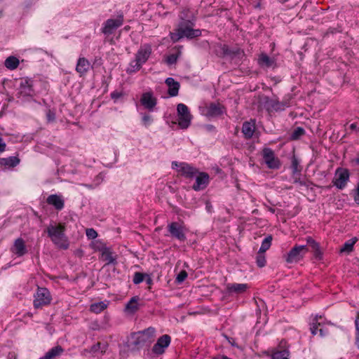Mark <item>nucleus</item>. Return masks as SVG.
Segmentation results:
<instances>
[{"label": "nucleus", "mask_w": 359, "mask_h": 359, "mask_svg": "<svg viewBox=\"0 0 359 359\" xmlns=\"http://www.w3.org/2000/svg\"><path fill=\"white\" fill-rule=\"evenodd\" d=\"M189 13L188 10L182 12L180 15L181 21L179 22L177 28L175 32L170 33V39L173 43H176L184 37L192 39L201 35V29H193L195 25V18L194 16L189 17Z\"/></svg>", "instance_id": "nucleus-1"}, {"label": "nucleus", "mask_w": 359, "mask_h": 359, "mask_svg": "<svg viewBox=\"0 0 359 359\" xmlns=\"http://www.w3.org/2000/svg\"><path fill=\"white\" fill-rule=\"evenodd\" d=\"M155 337V328L149 327L142 331L132 333L129 346L133 349H139L144 346L150 345L154 341Z\"/></svg>", "instance_id": "nucleus-2"}, {"label": "nucleus", "mask_w": 359, "mask_h": 359, "mask_svg": "<svg viewBox=\"0 0 359 359\" xmlns=\"http://www.w3.org/2000/svg\"><path fill=\"white\" fill-rule=\"evenodd\" d=\"M65 226L62 224H58L57 225L50 224L46 229L48 236L52 242L59 248L64 250H67L69 245L68 239L65 233Z\"/></svg>", "instance_id": "nucleus-3"}, {"label": "nucleus", "mask_w": 359, "mask_h": 359, "mask_svg": "<svg viewBox=\"0 0 359 359\" xmlns=\"http://www.w3.org/2000/svg\"><path fill=\"white\" fill-rule=\"evenodd\" d=\"M151 54V47L149 44H144L141 46L135 54V60H132L126 72L128 74L135 73L139 71L143 64L149 59Z\"/></svg>", "instance_id": "nucleus-4"}, {"label": "nucleus", "mask_w": 359, "mask_h": 359, "mask_svg": "<svg viewBox=\"0 0 359 359\" xmlns=\"http://www.w3.org/2000/svg\"><path fill=\"white\" fill-rule=\"evenodd\" d=\"M309 251L306 245H295L286 255H284L287 263H297L303 259L304 256Z\"/></svg>", "instance_id": "nucleus-5"}, {"label": "nucleus", "mask_w": 359, "mask_h": 359, "mask_svg": "<svg viewBox=\"0 0 359 359\" xmlns=\"http://www.w3.org/2000/svg\"><path fill=\"white\" fill-rule=\"evenodd\" d=\"M178 125L182 129H187L191 124L192 116L189 108L184 104L180 103L177 106Z\"/></svg>", "instance_id": "nucleus-6"}, {"label": "nucleus", "mask_w": 359, "mask_h": 359, "mask_svg": "<svg viewBox=\"0 0 359 359\" xmlns=\"http://www.w3.org/2000/svg\"><path fill=\"white\" fill-rule=\"evenodd\" d=\"M34 297L33 304L35 309L48 305L51 302L50 292L46 287H38Z\"/></svg>", "instance_id": "nucleus-7"}, {"label": "nucleus", "mask_w": 359, "mask_h": 359, "mask_svg": "<svg viewBox=\"0 0 359 359\" xmlns=\"http://www.w3.org/2000/svg\"><path fill=\"white\" fill-rule=\"evenodd\" d=\"M263 159L270 169L280 168L281 163L278 157L275 156L274 151L269 147H265L262 151Z\"/></svg>", "instance_id": "nucleus-8"}, {"label": "nucleus", "mask_w": 359, "mask_h": 359, "mask_svg": "<svg viewBox=\"0 0 359 359\" xmlns=\"http://www.w3.org/2000/svg\"><path fill=\"white\" fill-rule=\"evenodd\" d=\"M172 168H177V172L187 178H193L198 172L196 168L184 162L172 161Z\"/></svg>", "instance_id": "nucleus-9"}, {"label": "nucleus", "mask_w": 359, "mask_h": 359, "mask_svg": "<svg viewBox=\"0 0 359 359\" xmlns=\"http://www.w3.org/2000/svg\"><path fill=\"white\" fill-rule=\"evenodd\" d=\"M349 176L350 174L348 169L339 168L335 172L332 183L339 189H343L349 180Z\"/></svg>", "instance_id": "nucleus-10"}, {"label": "nucleus", "mask_w": 359, "mask_h": 359, "mask_svg": "<svg viewBox=\"0 0 359 359\" xmlns=\"http://www.w3.org/2000/svg\"><path fill=\"white\" fill-rule=\"evenodd\" d=\"M168 231L172 238H175L180 241H184L186 240L185 227L183 224L177 222H171L168 225Z\"/></svg>", "instance_id": "nucleus-11"}, {"label": "nucleus", "mask_w": 359, "mask_h": 359, "mask_svg": "<svg viewBox=\"0 0 359 359\" xmlns=\"http://www.w3.org/2000/svg\"><path fill=\"white\" fill-rule=\"evenodd\" d=\"M123 22V15H119L116 19H108L102 29V32L106 35L111 34L114 30L121 27Z\"/></svg>", "instance_id": "nucleus-12"}, {"label": "nucleus", "mask_w": 359, "mask_h": 359, "mask_svg": "<svg viewBox=\"0 0 359 359\" xmlns=\"http://www.w3.org/2000/svg\"><path fill=\"white\" fill-rule=\"evenodd\" d=\"M171 337L168 334H163L160 337L156 343L154 345L151 351L156 355H162L167 347L169 346Z\"/></svg>", "instance_id": "nucleus-13"}, {"label": "nucleus", "mask_w": 359, "mask_h": 359, "mask_svg": "<svg viewBox=\"0 0 359 359\" xmlns=\"http://www.w3.org/2000/svg\"><path fill=\"white\" fill-rule=\"evenodd\" d=\"M18 94L22 97H32L34 95L33 81L29 79H22Z\"/></svg>", "instance_id": "nucleus-14"}, {"label": "nucleus", "mask_w": 359, "mask_h": 359, "mask_svg": "<svg viewBox=\"0 0 359 359\" xmlns=\"http://www.w3.org/2000/svg\"><path fill=\"white\" fill-rule=\"evenodd\" d=\"M220 54L222 57H229L231 59L240 58L244 55V51L239 48H230L226 44L219 46Z\"/></svg>", "instance_id": "nucleus-15"}, {"label": "nucleus", "mask_w": 359, "mask_h": 359, "mask_svg": "<svg viewBox=\"0 0 359 359\" xmlns=\"http://www.w3.org/2000/svg\"><path fill=\"white\" fill-rule=\"evenodd\" d=\"M140 102L145 109L153 111L157 104V100L153 96L152 93L147 92L142 95Z\"/></svg>", "instance_id": "nucleus-16"}, {"label": "nucleus", "mask_w": 359, "mask_h": 359, "mask_svg": "<svg viewBox=\"0 0 359 359\" xmlns=\"http://www.w3.org/2000/svg\"><path fill=\"white\" fill-rule=\"evenodd\" d=\"M226 111L224 105L220 103L212 102L208 107L207 116L210 117H218L222 116Z\"/></svg>", "instance_id": "nucleus-17"}, {"label": "nucleus", "mask_w": 359, "mask_h": 359, "mask_svg": "<svg viewBox=\"0 0 359 359\" xmlns=\"http://www.w3.org/2000/svg\"><path fill=\"white\" fill-rule=\"evenodd\" d=\"M209 182V175L205 172H200L196 178V182L193 185L195 191L204 189Z\"/></svg>", "instance_id": "nucleus-18"}, {"label": "nucleus", "mask_w": 359, "mask_h": 359, "mask_svg": "<svg viewBox=\"0 0 359 359\" xmlns=\"http://www.w3.org/2000/svg\"><path fill=\"white\" fill-rule=\"evenodd\" d=\"M46 203L53 205L57 210H61L65 205L62 196L57 194H51L46 198Z\"/></svg>", "instance_id": "nucleus-19"}, {"label": "nucleus", "mask_w": 359, "mask_h": 359, "mask_svg": "<svg viewBox=\"0 0 359 359\" xmlns=\"http://www.w3.org/2000/svg\"><path fill=\"white\" fill-rule=\"evenodd\" d=\"M248 285L245 283H228L226 290L229 294H242L248 288Z\"/></svg>", "instance_id": "nucleus-20"}, {"label": "nucleus", "mask_w": 359, "mask_h": 359, "mask_svg": "<svg viewBox=\"0 0 359 359\" xmlns=\"http://www.w3.org/2000/svg\"><path fill=\"white\" fill-rule=\"evenodd\" d=\"M165 83L168 86V93L170 97H175L178 95L180 89V83L176 81L173 78L168 77L165 79Z\"/></svg>", "instance_id": "nucleus-21"}, {"label": "nucleus", "mask_w": 359, "mask_h": 359, "mask_svg": "<svg viewBox=\"0 0 359 359\" xmlns=\"http://www.w3.org/2000/svg\"><path fill=\"white\" fill-rule=\"evenodd\" d=\"M12 252L18 257L23 256L27 252L25 241L22 238L15 241Z\"/></svg>", "instance_id": "nucleus-22"}, {"label": "nucleus", "mask_w": 359, "mask_h": 359, "mask_svg": "<svg viewBox=\"0 0 359 359\" xmlns=\"http://www.w3.org/2000/svg\"><path fill=\"white\" fill-rule=\"evenodd\" d=\"M20 163V159L17 156H9L0 158V165L6 168H13Z\"/></svg>", "instance_id": "nucleus-23"}, {"label": "nucleus", "mask_w": 359, "mask_h": 359, "mask_svg": "<svg viewBox=\"0 0 359 359\" xmlns=\"http://www.w3.org/2000/svg\"><path fill=\"white\" fill-rule=\"evenodd\" d=\"M90 64L85 57H79L76 66V71L81 75H84L90 69Z\"/></svg>", "instance_id": "nucleus-24"}, {"label": "nucleus", "mask_w": 359, "mask_h": 359, "mask_svg": "<svg viewBox=\"0 0 359 359\" xmlns=\"http://www.w3.org/2000/svg\"><path fill=\"white\" fill-rule=\"evenodd\" d=\"M255 124L252 121H245L243 123L242 133L245 139H250L255 133Z\"/></svg>", "instance_id": "nucleus-25"}, {"label": "nucleus", "mask_w": 359, "mask_h": 359, "mask_svg": "<svg viewBox=\"0 0 359 359\" xmlns=\"http://www.w3.org/2000/svg\"><path fill=\"white\" fill-rule=\"evenodd\" d=\"M64 352V349L60 345L50 348L43 357L39 359H55Z\"/></svg>", "instance_id": "nucleus-26"}, {"label": "nucleus", "mask_w": 359, "mask_h": 359, "mask_svg": "<svg viewBox=\"0 0 359 359\" xmlns=\"http://www.w3.org/2000/svg\"><path fill=\"white\" fill-rule=\"evenodd\" d=\"M102 259L107 262V264H116V259L112 255V252L109 248H102L101 250Z\"/></svg>", "instance_id": "nucleus-27"}, {"label": "nucleus", "mask_w": 359, "mask_h": 359, "mask_svg": "<svg viewBox=\"0 0 359 359\" xmlns=\"http://www.w3.org/2000/svg\"><path fill=\"white\" fill-rule=\"evenodd\" d=\"M259 64L261 66L269 68L276 65V61L274 59L270 57L265 53H262L259 57Z\"/></svg>", "instance_id": "nucleus-28"}, {"label": "nucleus", "mask_w": 359, "mask_h": 359, "mask_svg": "<svg viewBox=\"0 0 359 359\" xmlns=\"http://www.w3.org/2000/svg\"><path fill=\"white\" fill-rule=\"evenodd\" d=\"M107 346L106 344H102L100 342H97L95 344L93 345L89 349H85L83 351L84 354L86 353H91L95 354L100 351L102 353L106 352Z\"/></svg>", "instance_id": "nucleus-29"}, {"label": "nucleus", "mask_w": 359, "mask_h": 359, "mask_svg": "<svg viewBox=\"0 0 359 359\" xmlns=\"http://www.w3.org/2000/svg\"><path fill=\"white\" fill-rule=\"evenodd\" d=\"M358 241L357 237H353L351 239L347 241L340 249V252L350 253L353 250V245Z\"/></svg>", "instance_id": "nucleus-30"}, {"label": "nucleus", "mask_w": 359, "mask_h": 359, "mask_svg": "<svg viewBox=\"0 0 359 359\" xmlns=\"http://www.w3.org/2000/svg\"><path fill=\"white\" fill-rule=\"evenodd\" d=\"M138 300L139 297L137 296L133 297L126 304V310L133 313L137 311L138 309Z\"/></svg>", "instance_id": "nucleus-31"}, {"label": "nucleus", "mask_w": 359, "mask_h": 359, "mask_svg": "<svg viewBox=\"0 0 359 359\" xmlns=\"http://www.w3.org/2000/svg\"><path fill=\"white\" fill-rule=\"evenodd\" d=\"M4 65L9 69H15L19 65V60L15 56H9L6 59Z\"/></svg>", "instance_id": "nucleus-32"}, {"label": "nucleus", "mask_w": 359, "mask_h": 359, "mask_svg": "<svg viewBox=\"0 0 359 359\" xmlns=\"http://www.w3.org/2000/svg\"><path fill=\"white\" fill-rule=\"evenodd\" d=\"M271 359H289V351L287 349L276 350L271 354Z\"/></svg>", "instance_id": "nucleus-33"}, {"label": "nucleus", "mask_w": 359, "mask_h": 359, "mask_svg": "<svg viewBox=\"0 0 359 359\" xmlns=\"http://www.w3.org/2000/svg\"><path fill=\"white\" fill-rule=\"evenodd\" d=\"M107 307V304L104 302H100L97 303H94L90 305V311L95 313H100L103 311Z\"/></svg>", "instance_id": "nucleus-34"}, {"label": "nucleus", "mask_w": 359, "mask_h": 359, "mask_svg": "<svg viewBox=\"0 0 359 359\" xmlns=\"http://www.w3.org/2000/svg\"><path fill=\"white\" fill-rule=\"evenodd\" d=\"M272 236L269 235L267 236L262 241L261 247L259 250V252L264 253L267 250H269L271 245V241H272Z\"/></svg>", "instance_id": "nucleus-35"}, {"label": "nucleus", "mask_w": 359, "mask_h": 359, "mask_svg": "<svg viewBox=\"0 0 359 359\" xmlns=\"http://www.w3.org/2000/svg\"><path fill=\"white\" fill-rule=\"evenodd\" d=\"M320 325H321V323L318 322V316H315L310 323V330L313 335H316L317 334L318 327Z\"/></svg>", "instance_id": "nucleus-36"}, {"label": "nucleus", "mask_w": 359, "mask_h": 359, "mask_svg": "<svg viewBox=\"0 0 359 359\" xmlns=\"http://www.w3.org/2000/svg\"><path fill=\"white\" fill-rule=\"evenodd\" d=\"M256 263L257 265L262 268L266 265V260L264 253L258 252V254L256 257Z\"/></svg>", "instance_id": "nucleus-37"}, {"label": "nucleus", "mask_w": 359, "mask_h": 359, "mask_svg": "<svg viewBox=\"0 0 359 359\" xmlns=\"http://www.w3.org/2000/svg\"><path fill=\"white\" fill-rule=\"evenodd\" d=\"M305 133V130L302 127H297L294 130L291 135V139L293 140H298L301 136Z\"/></svg>", "instance_id": "nucleus-38"}, {"label": "nucleus", "mask_w": 359, "mask_h": 359, "mask_svg": "<svg viewBox=\"0 0 359 359\" xmlns=\"http://www.w3.org/2000/svg\"><path fill=\"white\" fill-rule=\"evenodd\" d=\"M311 250L313 252V256L316 259H317V260L323 259V253L322 250H320L319 243L317 244L316 247L315 246L313 248H311Z\"/></svg>", "instance_id": "nucleus-39"}, {"label": "nucleus", "mask_w": 359, "mask_h": 359, "mask_svg": "<svg viewBox=\"0 0 359 359\" xmlns=\"http://www.w3.org/2000/svg\"><path fill=\"white\" fill-rule=\"evenodd\" d=\"M145 276L146 274L144 273L135 272L133 279V283L135 285L140 284L144 280Z\"/></svg>", "instance_id": "nucleus-40"}, {"label": "nucleus", "mask_w": 359, "mask_h": 359, "mask_svg": "<svg viewBox=\"0 0 359 359\" xmlns=\"http://www.w3.org/2000/svg\"><path fill=\"white\" fill-rule=\"evenodd\" d=\"M355 344L359 348V311L357 313V316L355 320Z\"/></svg>", "instance_id": "nucleus-41"}, {"label": "nucleus", "mask_w": 359, "mask_h": 359, "mask_svg": "<svg viewBox=\"0 0 359 359\" xmlns=\"http://www.w3.org/2000/svg\"><path fill=\"white\" fill-rule=\"evenodd\" d=\"M298 166H299V161L295 157V156H293L292 158V162H291V168H292L293 174L300 172V170L298 168Z\"/></svg>", "instance_id": "nucleus-42"}, {"label": "nucleus", "mask_w": 359, "mask_h": 359, "mask_svg": "<svg viewBox=\"0 0 359 359\" xmlns=\"http://www.w3.org/2000/svg\"><path fill=\"white\" fill-rule=\"evenodd\" d=\"M294 183L299 184L300 186H304L306 187H309L310 185L313 184V183L311 182L310 181L301 180L300 178H295L294 180Z\"/></svg>", "instance_id": "nucleus-43"}, {"label": "nucleus", "mask_w": 359, "mask_h": 359, "mask_svg": "<svg viewBox=\"0 0 359 359\" xmlns=\"http://www.w3.org/2000/svg\"><path fill=\"white\" fill-rule=\"evenodd\" d=\"M187 277V273L186 271H181L179 274L177 276L176 282L178 283H182Z\"/></svg>", "instance_id": "nucleus-44"}, {"label": "nucleus", "mask_w": 359, "mask_h": 359, "mask_svg": "<svg viewBox=\"0 0 359 359\" xmlns=\"http://www.w3.org/2000/svg\"><path fill=\"white\" fill-rule=\"evenodd\" d=\"M46 118L48 122H54L55 120V112L53 110L48 109L46 112Z\"/></svg>", "instance_id": "nucleus-45"}, {"label": "nucleus", "mask_w": 359, "mask_h": 359, "mask_svg": "<svg viewBox=\"0 0 359 359\" xmlns=\"http://www.w3.org/2000/svg\"><path fill=\"white\" fill-rule=\"evenodd\" d=\"M86 233L89 239H94L97 236V231L93 229H87Z\"/></svg>", "instance_id": "nucleus-46"}, {"label": "nucleus", "mask_w": 359, "mask_h": 359, "mask_svg": "<svg viewBox=\"0 0 359 359\" xmlns=\"http://www.w3.org/2000/svg\"><path fill=\"white\" fill-rule=\"evenodd\" d=\"M178 56L175 54H171L167 57L166 62L171 65L175 64L177 61Z\"/></svg>", "instance_id": "nucleus-47"}, {"label": "nucleus", "mask_w": 359, "mask_h": 359, "mask_svg": "<svg viewBox=\"0 0 359 359\" xmlns=\"http://www.w3.org/2000/svg\"><path fill=\"white\" fill-rule=\"evenodd\" d=\"M142 122L145 126H148L152 122V117L147 114H144L142 116Z\"/></svg>", "instance_id": "nucleus-48"}, {"label": "nucleus", "mask_w": 359, "mask_h": 359, "mask_svg": "<svg viewBox=\"0 0 359 359\" xmlns=\"http://www.w3.org/2000/svg\"><path fill=\"white\" fill-rule=\"evenodd\" d=\"M306 243L307 245H306V246L309 245L310 246L311 248H313V247H316L317 246V244L318 243V242H316L312 237L311 236H308L306 237Z\"/></svg>", "instance_id": "nucleus-49"}, {"label": "nucleus", "mask_w": 359, "mask_h": 359, "mask_svg": "<svg viewBox=\"0 0 359 359\" xmlns=\"http://www.w3.org/2000/svg\"><path fill=\"white\" fill-rule=\"evenodd\" d=\"M6 149V144L4 141L3 138L0 136V154L5 151Z\"/></svg>", "instance_id": "nucleus-50"}, {"label": "nucleus", "mask_w": 359, "mask_h": 359, "mask_svg": "<svg viewBox=\"0 0 359 359\" xmlns=\"http://www.w3.org/2000/svg\"><path fill=\"white\" fill-rule=\"evenodd\" d=\"M123 95V94L120 92H118V91H114L111 93V97L116 100L117 99H118L119 97H121V96Z\"/></svg>", "instance_id": "nucleus-51"}, {"label": "nucleus", "mask_w": 359, "mask_h": 359, "mask_svg": "<svg viewBox=\"0 0 359 359\" xmlns=\"http://www.w3.org/2000/svg\"><path fill=\"white\" fill-rule=\"evenodd\" d=\"M205 128L208 132H215L216 131V128L213 125H210V124L205 125Z\"/></svg>", "instance_id": "nucleus-52"}, {"label": "nucleus", "mask_w": 359, "mask_h": 359, "mask_svg": "<svg viewBox=\"0 0 359 359\" xmlns=\"http://www.w3.org/2000/svg\"><path fill=\"white\" fill-rule=\"evenodd\" d=\"M349 128L351 130H355L356 132H359V127L358 126V124L355 123H351Z\"/></svg>", "instance_id": "nucleus-53"}, {"label": "nucleus", "mask_w": 359, "mask_h": 359, "mask_svg": "<svg viewBox=\"0 0 359 359\" xmlns=\"http://www.w3.org/2000/svg\"><path fill=\"white\" fill-rule=\"evenodd\" d=\"M354 201L357 205H359V196L355 194L354 195Z\"/></svg>", "instance_id": "nucleus-54"}, {"label": "nucleus", "mask_w": 359, "mask_h": 359, "mask_svg": "<svg viewBox=\"0 0 359 359\" xmlns=\"http://www.w3.org/2000/svg\"><path fill=\"white\" fill-rule=\"evenodd\" d=\"M319 334L321 337H324L326 334L325 332L323 329L319 330Z\"/></svg>", "instance_id": "nucleus-55"}, {"label": "nucleus", "mask_w": 359, "mask_h": 359, "mask_svg": "<svg viewBox=\"0 0 359 359\" xmlns=\"http://www.w3.org/2000/svg\"><path fill=\"white\" fill-rule=\"evenodd\" d=\"M8 359H16V357L14 353H9Z\"/></svg>", "instance_id": "nucleus-56"}, {"label": "nucleus", "mask_w": 359, "mask_h": 359, "mask_svg": "<svg viewBox=\"0 0 359 359\" xmlns=\"http://www.w3.org/2000/svg\"><path fill=\"white\" fill-rule=\"evenodd\" d=\"M354 191H355V194L359 196V182L358 183L357 187H356L355 189L354 190Z\"/></svg>", "instance_id": "nucleus-57"}, {"label": "nucleus", "mask_w": 359, "mask_h": 359, "mask_svg": "<svg viewBox=\"0 0 359 359\" xmlns=\"http://www.w3.org/2000/svg\"><path fill=\"white\" fill-rule=\"evenodd\" d=\"M280 104L279 102H277L276 104H273L272 107L276 109H278L280 108Z\"/></svg>", "instance_id": "nucleus-58"}, {"label": "nucleus", "mask_w": 359, "mask_h": 359, "mask_svg": "<svg viewBox=\"0 0 359 359\" xmlns=\"http://www.w3.org/2000/svg\"><path fill=\"white\" fill-rule=\"evenodd\" d=\"M147 276H148V278L147 280V283L148 284H150L151 283L152 280L151 279V278L148 275H147Z\"/></svg>", "instance_id": "nucleus-59"}, {"label": "nucleus", "mask_w": 359, "mask_h": 359, "mask_svg": "<svg viewBox=\"0 0 359 359\" xmlns=\"http://www.w3.org/2000/svg\"><path fill=\"white\" fill-rule=\"evenodd\" d=\"M231 340H232V341H231L230 340H229V341L231 344L232 346H235V344H234V339H233V338H231Z\"/></svg>", "instance_id": "nucleus-60"}, {"label": "nucleus", "mask_w": 359, "mask_h": 359, "mask_svg": "<svg viewBox=\"0 0 359 359\" xmlns=\"http://www.w3.org/2000/svg\"><path fill=\"white\" fill-rule=\"evenodd\" d=\"M231 340H232V341H231L230 340H229V341L231 344L232 346H235V344H234V339H233V338H231Z\"/></svg>", "instance_id": "nucleus-61"}, {"label": "nucleus", "mask_w": 359, "mask_h": 359, "mask_svg": "<svg viewBox=\"0 0 359 359\" xmlns=\"http://www.w3.org/2000/svg\"><path fill=\"white\" fill-rule=\"evenodd\" d=\"M231 340H232V341H231L230 340H229V341L231 344L232 346H235V344H234V339H233V338H231Z\"/></svg>", "instance_id": "nucleus-62"}, {"label": "nucleus", "mask_w": 359, "mask_h": 359, "mask_svg": "<svg viewBox=\"0 0 359 359\" xmlns=\"http://www.w3.org/2000/svg\"><path fill=\"white\" fill-rule=\"evenodd\" d=\"M318 316V321L319 320V319H321L322 318V316H319V315H317Z\"/></svg>", "instance_id": "nucleus-63"}]
</instances>
